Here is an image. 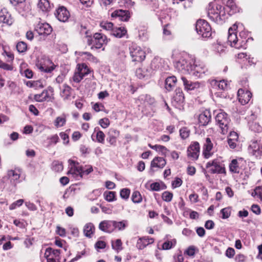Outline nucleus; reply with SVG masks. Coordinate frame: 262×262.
<instances>
[{
	"label": "nucleus",
	"mask_w": 262,
	"mask_h": 262,
	"mask_svg": "<svg viewBox=\"0 0 262 262\" xmlns=\"http://www.w3.org/2000/svg\"><path fill=\"white\" fill-rule=\"evenodd\" d=\"M96 136L97 142L101 143H103L104 141L105 135L103 132L101 130L97 131Z\"/></svg>",
	"instance_id": "nucleus-55"
},
{
	"label": "nucleus",
	"mask_w": 262,
	"mask_h": 262,
	"mask_svg": "<svg viewBox=\"0 0 262 262\" xmlns=\"http://www.w3.org/2000/svg\"><path fill=\"white\" fill-rule=\"evenodd\" d=\"M208 73V69L203 64H198L192 61V65L189 73L190 75L200 78L203 77V75H207Z\"/></svg>",
	"instance_id": "nucleus-7"
},
{
	"label": "nucleus",
	"mask_w": 262,
	"mask_h": 262,
	"mask_svg": "<svg viewBox=\"0 0 262 262\" xmlns=\"http://www.w3.org/2000/svg\"><path fill=\"white\" fill-rule=\"evenodd\" d=\"M200 145L198 142L192 143L188 147L187 156L192 160L198 159L200 153Z\"/></svg>",
	"instance_id": "nucleus-10"
},
{
	"label": "nucleus",
	"mask_w": 262,
	"mask_h": 262,
	"mask_svg": "<svg viewBox=\"0 0 262 262\" xmlns=\"http://www.w3.org/2000/svg\"><path fill=\"white\" fill-rule=\"evenodd\" d=\"M16 48L19 53H23L27 51V45L24 41H19L17 43Z\"/></svg>",
	"instance_id": "nucleus-46"
},
{
	"label": "nucleus",
	"mask_w": 262,
	"mask_h": 262,
	"mask_svg": "<svg viewBox=\"0 0 262 262\" xmlns=\"http://www.w3.org/2000/svg\"><path fill=\"white\" fill-rule=\"evenodd\" d=\"M77 72L83 79L85 75L90 73V70L85 64H82L81 67H79Z\"/></svg>",
	"instance_id": "nucleus-38"
},
{
	"label": "nucleus",
	"mask_w": 262,
	"mask_h": 262,
	"mask_svg": "<svg viewBox=\"0 0 262 262\" xmlns=\"http://www.w3.org/2000/svg\"><path fill=\"white\" fill-rule=\"evenodd\" d=\"M85 254H86V251L85 250L82 251L81 252H78L76 254V256L74 258H72L70 260V262H74V261L78 260V259L81 258L82 256L85 255Z\"/></svg>",
	"instance_id": "nucleus-64"
},
{
	"label": "nucleus",
	"mask_w": 262,
	"mask_h": 262,
	"mask_svg": "<svg viewBox=\"0 0 262 262\" xmlns=\"http://www.w3.org/2000/svg\"><path fill=\"white\" fill-rule=\"evenodd\" d=\"M0 68L6 71H12L13 67L11 64L6 63L0 60Z\"/></svg>",
	"instance_id": "nucleus-54"
},
{
	"label": "nucleus",
	"mask_w": 262,
	"mask_h": 262,
	"mask_svg": "<svg viewBox=\"0 0 262 262\" xmlns=\"http://www.w3.org/2000/svg\"><path fill=\"white\" fill-rule=\"evenodd\" d=\"M35 31L40 35H48L52 32V28L48 23H39L35 26Z\"/></svg>",
	"instance_id": "nucleus-12"
},
{
	"label": "nucleus",
	"mask_w": 262,
	"mask_h": 262,
	"mask_svg": "<svg viewBox=\"0 0 262 262\" xmlns=\"http://www.w3.org/2000/svg\"><path fill=\"white\" fill-rule=\"evenodd\" d=\"M42 82L41 80L33 81V84L30 85V88H33L35 89L43 88Z\"/></svg>",
	"instance_id": "nucleus-60"
},
{
	"label": "nucleus",
	"mask_w": 262,
	"mask_h": 262,
	"mask_svg": "<svg viewBox=\"0 0 262 262\" xmlns=\"http://www.w3.org/2000/svg\"><path fill=\"white\" fill-rule=\"evenodd\" d=\"M52 168L56 172H60L63 170V166L61 162L54 161L52 163Z\"/></svg>",
	"instance_id": "nucleus-42"
},
{
	"label": "nucleus",
	"mask_w": 262,
	"mask_h": 262,
	"mask_svg": "<svg viewBox=\"0 0 262 262\" xmlns=\"http://www.w3.org/2000/svg\"><path fill=\"white\" fill-rule=\"evenodd\" d=\"M99 229L105 232L111 233L114 231V221L104 220L99 225Z\"/></svg>",
	"instance_id": "nucleus-17"
},
{
	"label": "nucleus",
	"mask_w": 262,
	"mask_h": 262,
	"mask_svg": "<svg viewBox=\"0 0 262 262\" xmlns=\"http://www.w3.org/2000/svg\"><path fill=\"white\" fill-rule=\"evenodd\" d=\"M0 21L9 26L12 25L13 22L11 14L6 8H3L0 11Z\"/></svg>",
	"instance_id": "nucleus-18"
},
{
	"label": "nucleus",
	"mask_w": 262,
	"mask_h": 262,
	"mask_svg": "<svg viewBox=\"0 0 262 262\" xmlns=\"http://www.w3.org/2000/svg\"><path fill=\"white\" fill-rule=\"evenodd\" d=\"M173 100L178 103H181L184 100V96L182 90L180 89H177L175 90V95L173 96Z\"/></svg>",
	"instance_id": "nucleus-34"
},
{
	"label": "nucleus",
	"mask_w": 262,
	"mask_h": 262,
	"mask_svg": "<svg viewBox=\"0 0 262 262\" xmlns=\"http://www.w3.org/2000/svg\"><path fill=\"white\" fill-rule=\"evenodd\" d=\"M210 84L212 88L217 91L225 90L228 88L227 81L225 80L220 81L212 80L211 81Z\"/></svg>",
	"instance_id": "nucleus-22"
},
{
	"label": "nucleus",
	"mask_w": 262,
	"mask_h": 262,
	"mask_svg": "<svg viewBox=\"0 0 262 262\" xmlns=\"http://www.w3.org/2000/svg\"><path fill=\"white\" fill-rule=\"evenodd\" d=\"M181 79L183 81L185 89L187 91L193 90L200 87L199 82H192L188 80L185 77L182 76Z\"/></svg>",
	"instance_id": "nucleus-25"
},
{
	"label": "nucleus",
	"mask_w": 262,
	"mask_h": 262,
	"mask_svg": "<svg viewBox=\"0 0 262 262\" xmlns=\"http://www.w3.org/2000/svg\"><path fill=\"white\" fill-rule=\"evenodd\" d=\"M130 191L128 188H123L120 190V195L122 199L127 200L129 198Z\"/></svg>",
	"instance_id": "nucleus-49"
},
{
	"label": "nucleus",
	"mask_w": 262,
	"mask_h": 262,
	"mask_svg": "<svg viewBox=\"0 0 262 262\" xmlns=\"http://www.w3.org/2000/svg\"><path fill=\"white\" fill-rule=\"evenodd\" d=\"M176 239H173L171 241H166L162 245V249L163 250H169L173 247L176 244Z\"/></svg>",
	"instance_id": "nucleus-39"
},
{
	"label": "nucleus",
	"mask_w": 262,
	"mask_h": 262,
	"mask_svg": "<svg viewBox=\"0 0 262 262\" xmlns=\"http://www.w3.org/2000/svg\"><path fill=\"white\" fill-rule=\"evenodd\" d=\"M207 15L210 20L220 25L223 24L227 18L225 7L216 2L209 4Z\"/></svg>",
	"instance_id": "nucleus-2"
},
{
	"label": "nucleus",
	"mask_w": 262,
	"mask_h": 262,
	"mask_svg": "<svg viewBox=\"0 0 262 262\" xmlns=\"http://www.w3.org/2000/svg\"><path fill=\"white\" fill-rule=\"evenodd\" d=\"M112 246L113 249L119 251L122 249V242L121 239H117L114 242H112Z\"/></svg>",
	"instance_id": "nucleus-51"
},
{
	"label": "nucleus",
	"mask_w": 262,
	"mask_h": 262,
	"mask_svg": "<svg viewBox=\"0 0 262 262\" xmlns=\"http://www.w3.org/2000/svg\"><path fill=\"white\" fill-rule=\"evenodd\" d=\"M261 144L260 141H251L248 147L249 152L256 157L260 156Z\"/></svg>",
	"instance_id": "nucleus-13"
},
{
	"label": "nucleus",
	"mask_w": 262,
	"mask_h": 262,
	"mask_svg": "<svg viewBox=\"0 0 262 262\" xmlns=\"http://www.w3.org/2000/svg\"><path fill=\"white\" fill-rule=\"evenodd\" d=\"M99 124L102 127L106 128L110 125V120H108V119L106 118H102L99 120Z\"/></svg>",
	"instance_id": "nucleus-59"
},
{
	"label": "nucleus",
	"mask_w": 262,
	"mask_h": 262,
	"mask_svg": "<svg viewBox=\"0 0 262 262\" xmlns=\"http://www.w3.org/2000/svg\"><path fill=\"white\" fill-rule=\"evenodd\" d=\"M38 6L42 11H49L51 8V4L48 0H39Z\"/></svg>",
	"instance_id": "nucleus-33"
},
{
	"label": "nucleus",
	"mask_w": 262,
	"mask_h": 262,
	"mask_svg": "<svg viewBox=\"0 0 262 262\" xmlns=\"http://www.w3.org/2000/svg\"><path fill=\"white\" fill-rule=\"evenodd\" d=\"M95 228L93 224L88 223L83 227V233L85 236L88 237H91L94 233Z\"/></svg>",
	"instance_id": "nucleus-28"
},
{
	"label": "nucleus",
	"mask_w": 262,
	"mask_h": 262,
	"mask_svg": "<svg viewBox=\"0 0 262 262\" xmlns=\"http://www.w3.org/2000/svg\"><path fill=\"white\" fill-rule=\"evenodd\" d=\"M177 78L175 76H170L167 78L165 82V89L168 91H170L176 85Z\"/></svg>",
	"instance_id": "nucleus-29"
},
{
	"label": "nucleus",
	"mask_w": 262,
	"mask_h": 262,
	"mask_svg": "<svg viewBox=\"0 0 262 262\" xmlns=\"http://www.w3.org/2000/svg\"><path fill=\"white\" fill-rule=\"evenodd\" d=\"M214 50L217 53H222L225 50V47L220 43L214 45Z\"/></svg>",
	"instance_id": "nucleus-56"
},
{
	"label": "nucleus",
	"mask_w": 262,
	"mask_h": 262,
	"mask_svg": "<svg viewBox=\"0 0 262 262\" xmlns=\"http://www.w3.org/2000/svg\"><path fill=\"white\" fill-rule=\"evenodd\" d=\"M150 188L153 191H158L164 188H162L161 185L159 183L155 182L150 184Z\"/></svg>",
	"instance_id": "nucleus-62"
},
{
	"label": "nucleus",
	"mask_w": 262,
	"mask_h": 262,
	"mask_svg": "<svg viewBox=\"0 0 262 262\" xmlns=\"http://www.w3.org/2000/svg\"><path fill=\"white\" fill-rule=\"evenodd\" d=\"M128 226V221L127 220H122L120 222L114 221V228L117 229L118 230H124Z\"/></svg>",
	"instance_id": "nucleus-36"
},
{
	"label": "nucleus",
	"mask_w": 262,
	"mask_h": 262,
	"mask_svg": "<svg viewBox=\"0 0 262 262\" xmlns=\"http://www.w3.org/2000/svg\"><path fill=\"white\" fill-rule=\"evenodd\" d=\"M67 121L66 116L63 114L57 117L54 121V124L56 128L60 127L66 124Z\"/></svg>",
	"instance_id": "nucleus-35"
},
{
	"label": "nucleus",
	"mask_w": 262,
	"mask_h": 262,
	"mask_svg": "<svg viewBox=\"0 0 262 262\" xmlns=\"http://www.w3.org/2000/svg\"><path fill=\"white\" fill-rule=\"evenodd\" d=\"M211 113L209 111L205 110L199 116V122L201 125L205 126L211 120Z\"/></svg>",
	"instance_id": "nucleus-21"
},
{
	"label": "nucleus",
	"mask_w": 262,
	"mask_h": 262,
	"mask_svg": "<svg viewBox=\"0 0 262 262\" xmlns=\"http://www.w3.org/2000/svg\"><path fill=\"white\" fill-rule=\"evenodd\" d=\"M48 97V91H43L41 93L35 95L34 99L38 102H42L46 100Z\"/></svg>",
	"instance_id": "nucleus-40"
},
{
	"label": "nucleus",
	"mask_w": 262,
	"mask_h": 262,
	"mask_svg": "<svg viewBox=\"0 0 262 262\" xmlns=\"http://www.w3.org/2000/svg\"><path fill=\"white\" fill-rule=\"evenodd\" d=\"M144 101L145 104L152 105L155 103V100L150 96L146 95L144 96Z\"/></svg>",
	"instance_id": "nucleus-61"
},
{
	"label": "nucleus",
	"mask_w": 262,
	"mask_h": 262,
	"mask_svg": "<svg viewBox=\"0 0 262 262\" xmlns=\"http://www.w3.org/2000/svg\"><path fill=\"white\" fill-rule=\"evenodd\" d=\"M252 195L254 196H257L262 201V187H257L254 190Z\"/></svg>",
	"instance_id": "nucleus-53"
},
{
	"label": "nucleus",
	"mask_w": 262,
	"mask_h": 262,
	"mask_svg": "<svg viewBox=\"0 0 262 262\" xmlns=\"http://www.w3.org/2000/svg\"><path fill=\"white\" fill-rule=\"evenodd\" d=\"M237 28L236 25H233L228 30V42L231 47L236 49H246L248 34L247 32L241 31L239 37L237 36L236 29Z\"/></svg>",
	"instance_id": "nucleus-1"
},
{
	"label": "nucleus",
	"mask_w": 262,
	"mask_h": 262,
	"mask_svg": "<svg viewBox=\"0 0 262 262\" xmlns=\"http://www.w3.org/2000/svg\"><path fill=\"white\" fill-rule=\"evenodd\" d=\"M60 89V95L63 99L64 100L70 99L72 91V88L68 84H64Z\"/></svg>",
	"instance_id": "nucleus-24"
},
{
	"label": "nucleus",
	"mask_w": 262,
	"mask_h": 262,
	"mask_svg": "<svg viewBox=\"0 0 262 262\" xmlns=\"http://www.w3.org/2000/svg\"><path fill=\"white\" fill-rule=\"evenodd\" d=\"M165 160L162 157H155L151 162V168L157 167L159 168H163L166 165Z\"/></svg>",
	"instance_id": "nucleus-27"
},
{
	"label": "nucleus",
	"mask_w": 262,
	"mask_h": 262,
	"mask_svg": "<svg viewBox=\"0 0 262 262\" xmlns=\"http://www.w3.org/2000/svg\"><path fill=\"white\" fill-rule=\"evenodd\" d=\"M154 239L148 236L140 237L137 243L136 247L139 250H142L148 245L154 242Z\"/></svg>",
	"instance_id": "nucleus-19"
},
{
	"label": "nucleus",
	"mask_w": 262,
	"mask_h": 262,
	"mask_svg": "<svg viewBox=\"0 0 262 262\" xmlns=\"http://www.w3.org/2000/svg\"><path fill=\"white\" fill-rule=\"evenodd\" d=\"M226 6L230 9V11H232V12H231V14L236 12V7L234 0H228Z\"/></svg>",
	"instance_id": "nucleus-52"
},
{
	"label": "nucleus",
	"mask_w": 262,
	"mask_h": 262,
	"mask_svg": "<svg viewBox=\"0 0 262 262\" xmlns=\"http://www.w3.org/2000/svg\"><path fill=\"white\" fill-rule=\"evenodd\" d=\"M195 30L203 38H209L211 36V28L209 24L204 19L198 20L195 25Z\"/></svg>",
	"instance_id": "nucleus-5"
},
{
	"label": "nucleus",
	"mask_w": 262,
	"mask_h": 262,
	"mask_svg": "<svg viewBox=\"0 0 262 262\" xmlns=\"http://www.w3.org/2000/svg\"><path fill=\"white\" fill-rule=\"evenodd\" d=\"M59 252H60L59 250H57V249L54 250L51 248H48L46 250V251L45 253V256L49 257V255H50L53 256L55 257H58V256H59Z\"/></svg>",
	"instance_id": "nucleus-37"
},
{
	"label": "nucleus",
	"mask_w": 262,
	"mask_h": 262,
	"mask_svg": "<svg viewBox=\"0 0 262 262\" xmlns=\"http://www.w3.org/2000/svg\"><path fill=\"white\" fill-rule=\"evenodd\" d=\"M191 65L192 61L188 62L186 59L182 57L176 62L174 67L179 72L184 74H189Z\"/></svg>",
	"instance_id": "nucleus-8"
},
{
	"label": "nucleus",
	"mask_w": 262,
	"mask_h": 262,
	"mask_svg": "<svg viewBox=\"0 0 262 262\" xmlns=\"http://www.w3.org/2000/svg\"><path fill=\"white\" fill-rule=\"evenodd\" d=\"M76 175H74V178L77 180H80L82 178L84 175H88L93 171L92 166L86 165L84 167L81 166V168H76Z\"/></svg>",
	"instance_id": "nucleus-14"
},
{
	"label": "nucleus",
	"mask_w": 262,
	"mask_h": 262,
	"mask_svg": "<svg viewBox=\"0 0 262 262\" xmlns=\"http://www.w3.org/2000/svg\"><path fill=\"white\" fill-rule=\"evenodd\" d=\"M86 28L85 27H81V30L80 33L82 34L84 33L86 37L88 38L87 42L88 45L91 46V49H100L102 47L103 45L106 44L107 40L106 36L100 34L95 33L93 37L90 36L88 34V31L85 30Z\"/></svg>",
	"instance_id": "nucleus-3"
},
{
	"label": "nucleus",
	"mask_w": 262,
	"mask_h": 262,
	"mask_svg": "<svg viewBox=\"0 0 262 262\" xmlns=\"http://www.w3.org/2000/svg\"><path fill=\"white\" fill-rule=\"evenodd\" d=\"M111 16L113 17H118L120 20L123 21H127L129 18L128 12L121 9L114 11L112 13Z\"/></svg>",
	"instance_id": "nucleus-23"
},
{
	"label": "nucleus",
	"mask_w": 262,
	"mask_h": 262,
	"mask_svg": "<svg viewBox=\"0 0 262 262\" xmlns=\"http://www.w3.org/2000/svg\"><path fill=\"white\" fill-rule=\"evenodd\" d=\"M180 134L181 138L184 139L189 136V131L187 128L184 127L180 130Z\"/></svg>",
	"instance_id": "nucleus-57"
},
{
	"label": "nucleus",
	"mask_w": 262,
	"mask_h": 262,
	"mask_svg": "<svg viewBox=\"0 0 262 262\" xmlns=\"http://www.w3.org/2000/svg\"><path fill=\"white\" fill-rule=\"evenodd\" d=\"M20 172L18 170H9L7 172V176L4 177L3 179H9L11 185L15 187L20 182Z\"/></svg>",
	"instance_id": "nucleus-11"
},
{
	"label": "nucleus",
	"mask_w": 262,
	"mask_h": 262,
	"mask_svg": "<svg viewBox=\"0 0 262 262\" xmlns=\"http://www.w3.org/2000/svg\"><path fill=\"white\" fill-rule=\"evenodd\" d=\"M225 255L227 257L229 258H232L235 255V250L232 248H228L225 252Z\"/></svg>",
	"instance_id": "nucleus-63"
},
{
	"label": "nucleus",
	"mask_w": 262,
	"mask_h": 262,
	"mask_svg": "<svg viewBox=\"0 0 262 262\" xmlns=\"http://www.w3.org/2000/svg\"><path fill=\"white\" fill-rule=\"evenodd\" d=\"M231 208L226 207L221 209L220 213L222 215L221 217L223 219H227L229 218L231 215Z\"/></svg>",
	"instance_id": "nucleus-44"
},
{
	"label": "nucleus",
	"mask_w": 262,
	"mask_h": 262,
	"mask_svg": "<svg viewBox=\"0 0 262 262\" xmlns=\"http://www.w3.org/2000/svg\"><path fill=\"white\" fill-rule=\"evenodd\" d=\"M213 148V144L210 138H207L203 146V154L206 159L210 158L212 155L213 152L211 151Z\"/></svg>",
	"instance_id": "nucleus-20"
},
{
	"label": "nucleus",
	"mask_w": 262,
	"mask_h": 262,
	"mask_svg": "<svg viewBox=\"0 0 262 262\" xmlns=\"http://www.w3.org/2000/svg\"><path fill=\"white\" fill-rule=\"evenodd\" d=\"M104 196L106 201L112 202L115 200L116 192L114 191H106L104 193Z\"/></svg>",
	"instance_id": "nucleus-45"
},
{
	"label": "nucleus",
	"mask_w": 262,
	"mask_h": 262,
	"mask_svg": "<svg viewBox=\"0 0 262 262\" xmlns=\"http://www.w3.org/2000/svg\"><path fill=\"white\" fill-rule=\"evenodd\" d=\"M211 167H212V168L210 169V171L212 173L226 174V169L225 167L216 159L208 162L206 164L207 168Z\"/></svg>",
	"instance_id": "nucleus-9"
},
{
	"label": "nucleus",
	"mask_w": 262,
	"mask_h": 262,
	"mask_svg": "<svg viewBox=\"0 0 262 262\" xmlns=\"http://www.w3.org/2000/svg\"><path fill=\"white\" fill-rule=\"evenodd\" d=\"M112 23L108 21H102L100 24V26L102 28L106 30L111 31V33L112 32V30L114 29Z\"/></svg>",
	"instance_id": "nucleus-47"
},
{
	"label": "nucleus",
	"mask_w": 262,
	"mask_h": 262,
	"mask_svg": "<svg viewBox=\"0 0 262 262\" xmlns=\"http://www.w3.org/2000/svg\"><path fill=\"white\" fill-rule=\"evenodd\" d=\"M24 202V200L23 199H19L13 203H12L9 206L10 210H14L16 209L17 207L21 206Z\"/></svg>",
	"instance_id": "nucleus-50"
},
{
	"label": "nucleus",
	"mask_w": 262,
	"mask_h": 262,
	"mask_svg": "<svg viewBox=\"0 0 262 262\" xmlns=\"http://www.w3.org/2000/svg\"><path fill=\"white\" fill-rule=\"evenodd\" d=\"M69 165L71 166L70 170L68 172V174L72 175L73 177H74V175H76V168H81V166H79V164L78 162L74 161L71 159L68 160Z\"/></svg>",
	"instance_id": "nucleus-30"
},
{
	"label": "nucleus",
	"mask_w": 262,
	"mask_h": 262,
	"mask_svg": "<svg viewBox=\"0 0 262 262\" xmlns=\"http://www.w3.org/2000/svg\"><path fill=\"white\" fill-rule=\"evenodd\" d=\"M119 135V131L117 129L111 128L108 134L107 140L112 145H116V139Z\"/></svg>",
	"instance_id": "nucleus-26"
},
{
	"label": "nucleus",
	"mask_w": 262,
	"mask_h": 262,
	"mask_svg": "<svg viewBox=\"0 0 262 262\" xmlns=\"http://www.w3.org/2000/svg\"><path fill=\"white\" fill-rule=\"evenodd\" d=\"M132 200L135 203H139L142 202V198L140 193L138 191H134L132 195Z\"/></svg>",
	"instance_id": "nucleus-41"
},
{
	"label": "nucleus",
	"mask_w": 262,
	"mask_h": 262,
	"mask_svg": "<svg viewBox=\"0 0 262 262\" xmlns=\"http://www.w3.org/2000/svg\"><path fill=\"white\" fill-rule=\"evenodd\" d=\"M129 50L133 62H140L145 59L146 57L145 52L140 47L136 44H132Z\"/></svg>",
	"instance_id": "nucleus-6"
},
{
	"label": "nucleus",
	"mask_w": 262,
	"mask_h": 262,
	"mask_svg": "<svg viewBox=\"0 0 262 262\" xmlns=\"http://www.w3.org/2000/svg\"><path fill=\"white\" fill-rule=\"evenodd\" d=\"M149 146L157 151L161 152L163 155H165L168 151L167 149L165 146L160 145H151V144H149Z\"/></svg>",
	"instance_id": "nucleus-43"
},
{
	"label": "nucleus",
	"mask_w": 262,
	"mask_h": 262,
	"mask_svg": "<svg viewBox=\"0 0 262 262\" xmlns=\"http://www.w3.org/2000/svg\"><path fill=\"white\" fill-rule=\"evenodd\" d=\"M139 37L142 41H146L148 38V35L145 30H140L139 32Z\"/></svg>",
	"instance_id": "nucleus-58"
},
{
	"label": "nucleus",
	"mask_w": 262,
	"mask_h": 262,
	"mask_svg": "<svg viewBox=\"0 0 262 262\" xmlns=\"http://www.w3.org/2000/svg\"><path fill=\"white\" fill-rule=\"evenodd\" d=\"M229 168L231 172L238 173L240 170L238 161L237 159H233L231 160L229 164Z\"/></svg>",
	"instance_id": "nucleus-31"
},
{
	"label": "nucleus",
	"mask_w": 262,
	"mask_h": 262,
	"mask_svg": "<svg viewBox=\"0 0 262 262\" xmlns=\"http://www.w3.org/2000/svg\"><path fill=\"white\" fill-rule=\"evenodd\" d=\"M215 121L223 135L226 134L231 128L230 119L225 112H221L217 113L215 116Z\"/></svg>",
	"instance_id": "nucleus-4"
},
{
	"label": "nucleus",
	"mask_w": 262,
	"mask_h": 262,
	"mask_svg": "<svg viewBox=\"0 0 262 262\" xmlns=\"http://www.w3.org/2000/svg\"><path fill=\"white\" fill-rule=\"evenodd\" d=\"M173 198V194L172 193L169 192V191H164L162 194V198L163 201L166 202H169L172 200V199Z\"/></svg>",
	"instance_id": "nucleus-48"
},
{
	"label": "nucleus",
	"mask_w": 262,
	"mask_h": 262,
	"mask_svg": "<svg viewBox=\"0 0 262 262\" xmlns=\"http://www.w3.org/2000/svg\"><path fill=\"white\" fill-rule=\"evenodd\" d=\"M56 17L60 21H67L70 16L69 12L64 7H60L55 13Z\"/></svg>",
	"instance_id": "nucleus-15"
},
{
	"label": "nucleus",
	"mask_w": 262,
	"mask_h": 262,
	"mask_svg": "<svg viewBox=\"0 0 262 262\" xmlns=\"http://www.w3.org/2000/svg\"><path fill=\"white\" fill-rule=\"evenodd\" d=\"M127 33L126 30L123 27H119L114 28L112 30L111 34L117 38H121L125 36Z\"/></svg>",
	"instance_id": "nucleus-32"
},
{
	"label": "nucleus",
	"mask_w": 262,
	"mask_h": 262,
	"mask_svg": "<svg viewBox=\"0 0 262 262\" xmlns=\"http://www.w3.org/2000/svg\"><path fill=\"white\" fill-rule=\"evenodd\" d=\"M237 96L239 102L242 104L245 105L248 103L252 97V93L249 91H245L242 89L238 90Z\"/></svg>",
	"instance_id": "nucleus-16"
}]
</instances>
